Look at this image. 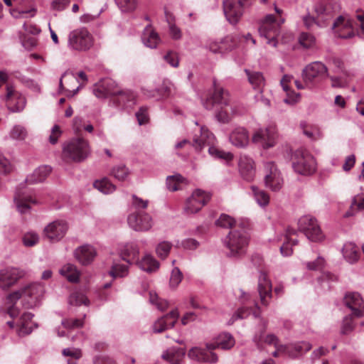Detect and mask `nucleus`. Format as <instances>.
I'll return each instance as SVG.
<instances>
[{
  "mask_svg": "<svg viewBox=\"0 0 364 364\" xmlns=\"http://www.w3.org/2000/svg\"><path fill=\"white\" fill-rule=\"evenodd\" d=\"M214 86L213 95L203 101V105L207 109L215 107L216 119L220 122L227 123L236 114V109L230 102L228 92L215 84Z\"/></svg>",
  "mask_w": 364,
  "mask_h": 364,
  "instance_id": "f257e3e1",
  "label": "nucleus"
},
{
  "mask_svg": "<svg viewBox=\"0 0 364 364\" xmlns=\"http://www.w3.org/2000/svg\"><path fill=\"white\" fill-rule=\"evenodd\" d=\"M44 291V287L41 283H31L12 292L7 299L10 302L20 300L26 309H31L38 305Z\"/></svg>",
  "mask_w": 364,
  "mask_h": 364,
  "instance_id": "f03ea898",
  "label": "nucleus"
},
{
  "mask_svg": "<svg viewBox=\"0 0 364 364\" xmlns=\"http://www.w3.org/2000/svg\"><path fill=\"white\" fill-rule=\"evenodd\" d=\"M90 154V147L88 141L82 138H75L65 144L63 148V155L66 159L75 162H81Z\"/></svg>",
  "mask_w": 364,
  "mask_h": 364,
  "instance_id": "7ed1b4c3",
  "label": "nucleus"
},
{
  "mask_svg": "<svg viewBox=\"0 0 364 364\" xmlns=\"http://www.w3.org/2000/svg\"><path fill=\"white\" fill-rule=\"evenodd\" d=\"M94 44V38L85 28H76L68 33V47L71 50L85 52Z\"/></svg>",
  "mask_w": 364,
  "mask_h": 364,
  "instance_id": "20e7f679",
  "label": "nucleus"
},
{
  "mask_svg": "<svg viewBox=\"0 0 364 364\" xmlns=\"http://www.w3.org/2000/svg\"><path fill=\"white\" fill-rule=\"evenodd\" d=\"M284 22L283 18L276 20L272 14L267 15L261 21L259 27V36L267 40V43L276 47L277 45V37L279 33L281 25Z\"/></svg>",
  "mask_w": 364,
  "mask_h": 364,
  "instance_id": "39448f33",
  "label": "nucleus"
},
{
  "mask_svg": "<svg viewBox=\"0 0 364 364\" xmlns=\"http://www.w3.org/2000/svg\"><path fill=\"white\" fill-rule=\"evenodd\" d=\"M249 243V237L244 230L231 231L225 240L230 257H240L245 254Z\"/></svg>",
  "mask_w": 364,
  "mask_h": 364,
  "instance_id": "423d86ee",
  "label": "nucleus"
},
{
  "mask_svg": "<svg viewBox=\"0 0 364 364\" xmlns=\"http://www.w3.org/2000/svg\"><path fill=\"white\" fill-rule=\"evenodd\" d=\"M292 166L299 174L309 175L313 173L316 168V163L308 151L298 149L292 156Z\"/></svg>",
  "mask_w": 364,
  "mask_h": 364,
  "instance_id": "0eeeda50",
  "label": "nucleus"
},
{
  "mask_svg": "<svg viewBox=\"0 0 364 364\" xmlns=\"http://www.w3.org/2000/svg\"><path fill=\"white\" fill-rule=\"evenodd\" d=\"M298 227L299 231L311 242H317L324 239V235L316 219L311 215L301 217L298 222Z\"/></svg>",
  "mask_w": 364,
  "mask_h": 364,
  "instance_id": "6e6552de",
  "label": "nucleus"
},
{
  "mask_svg": "<svg viewBox=\"0 0 364 364\" xmlns=\"http://www.w3.org/2000/svg\"><path fill=\"white\" fill-rule=\"evenodd\" d=\"M328 76L327 67L320 61L309 63L302 70V79L306 86H314Z\"/></svg>",
  "mask_w": 364,
  "mask_h": 364,
  "instance_id": "1a4fd4ad",
  "label": "nucleus"
},
{
  "mask_svg": "<svg viewBox=\"0 0 364 364\" xmlns=\"http://www.w3.org/2000/svg\"><path fill=\"white\" fill-rule=\"evenodd\" d=\"M264 181L265 186L272 191H279L284 183L282 173L272 161L264 164Z\"/></svg>",
  "mask_w": 364,
  "mask_h": 364,
  "instance_id": "9d476101",
  "label": "nucleus"
},
{
  "mask_svg": "<svg viewBox=\"0 0 364 364\" xmlns=\"http://www.w3.org/2000/svg\"><path fill=\"white\" fill-rule=\"evenodd\" d=\"M277 132L275 127L269 126L257 129L252 136L254 144L261 146L264 149H269L276 143Z\"/></svg>",
  "mask_w": 364,
  "mask_h": 364,
  "instance_id": "9b49d317",
  "label": "nucleus"
},
{
  "mask_svg": "<svg viewBox=\"0 0 364 364\" xmlns=\"http://www.w3.org/2000/svg\"><path fill=\"white\" fill-rule=\"evenodd\" d=\"M210 199V195L200 189L196 190L186 201L184 211L186 214L198 213Z\"/></svg>",
  "mask_w": 364,
  "mask_h": 364,
  "instance_id": "f8f14e48",
  "label": "nucleus"
},
{
  "mask_svg": "<svg viewBox=\"0 0 364 364\" xmlns=\"http://www.w3.org/2000/svg\"><path fill=\"white\" fill-rule=\"evenodd\" d=\"M246 0H223V10L227 20L236 24L242 17Z\"/></svg>",
  "mask_w": 364,
  "mask_h": 364,
  "instance_id": "ddd939ff",
  "label": "nucleus"
},
{
  "mask_svg": "<svg viewBox=\"0 0 364 364\" xmlns=\"http://www.w3.org/2000/svg\"><path fill=\"white\" fill-rule=\"evenodd\" d=\"M127 222L132 229L138 232L148 231L154 224L152 217L144 211L131 213L128 216Z\"/></svg>",
  "mask_w": 364,
  "mask_h": 364,
  "instance_id": "4468645a",
  "label": "nucleus"
},
{
  "mask_svg": "<svg viewBox=\"0 0 364 364\" xmlns=\"http://www.w3.org/2000/svg\"><path fill=\"white\" fill-rule=\"evenodd\" d=\"M68 223L63 220H57L48 224L43 229V235L51 242H58L66 234Z\"/></svg>",
  "mask_w": 364,
  "mask_h": 364,
  "instance_id": "2eb2a0df",
  "label": "nucleus"
},
{
  "mask_svg": "<svg viewBox=\"0 0 364 364\" xmlns=\"http://www.w3.org/2000/svg\"><path fill=\"white\" fill-rule=\"evenodd\" d=\"M314 11L316 14V25L324 27L333 18L335 9L331 2L323 0L315 5Z\"/></svg>",
  "mask_w": 364,
  "mask_h": 364,
  "instance_id": "dca6fc26",
  "label": "nucleus"
},
{
  "mask_svg": "<svg viewBox=\"0 0 364 364\" xmlns=\"http://www.w3.org/2000/svg\"><path fill=\"white\" fill-rule=\"evenodd\" d=\"M237 43V38L234 35H228L220 41L209 39L206 43V48L213 53H223L231 50Z\"/></svg>",
  "mask_w": 364,
  "mask_h": 364,
  "instance_id": "f3484780",
  "label": "nucleus"
},
{
  "mask_svg": "<svg viewBox=\"0 0 364 364\" xmlns=\"http://www.w3.org/2000/svg\"><path fill=\"white\" fill-rule=\"evenodd\" d=\"M26 275V272L16 267H7L0 270V288L6 289L15 284Z\"/></svg>",
  "mask_w": 364,
  "mask_h": 364,
  "instance_id": "a211bd4d",
  "label": "nucleus"
},
{
  "mask_svg": "<svg viewBox=\"0 0 364 364\" xmlns=\"http://www.w3.org/2000/svg\"><path fill=\"white\" fill-rule=\"evenodd\" d=\"M343 302L346 306L350 309L352 316L356 318L364 316V301L360 294L347 293L343 298Z\"/></svg>",
  "mask_w": 364,
  "mask_h": 364,
  "instance_id": "6ab92c4d",
  "label": "nucleus"
},
{
  "mask_svg": "<svg viewBox=\"0 0 364 364\" xmlns=\"http://www.w3.org/2000/svg\"><path fill=\"white\" fill-rule=\"evenodd\" d=\"M5 98L8 108L13 112H21L25 107V97L16 92L11 85L7 86Z\"/></svg>",
  "mask_w": 364,
  "mask_h": 364,
  "instance_id": "aec40b11",
  "label": "nucleus"
},
{
  "mask_svg": "<svg viewBox=\"0 0 364 364\" xmlns=\"http://www.w3.org/2000/svg\"><path fill=\"white\" fill-rule=\"evenodd\" d=\"M332 28L338 37L341 38H349L354 36L352 21L346 16L338 17L334 21Z\"/></svg>",
  "mask_w": 364,
  "mask_h": 364,
  "instance_id": "412c9836",
  "label": "nucleus"
},
{
  "mask_svg": "<svg viewBox=\"0 0 364 364\" xmlns=\"http://www.w3.org/2000/svg\"><path fill=\"white\" fill-rule=\"evenodd\" d=\"M179 313L177 309L171 311L169 314L159 318L153 324L154 333H161L174 326L176 323Z\"/></svg>",
  "mask_w": 364,
  "mask_h": 364,
  "instance_id": "4be33fe9",
  "label": "nucleus"
},
{
  "mask_svg": "<svg viewBox=\"0 0 364 364\" xmlns=\"http://www.w3.org/2000/svg\"><path fill=\"white\" fill-rule=\"evenodd\" d=\"M258 292L261 304L267 306L272 297V284L264 272H261L259 276Z\"/></svg>",
  "mask_w": 364,
  "mask_h": 364,
  "instance_id": "5701e85b",
  "label": "nucleus"
},
{
  "mask_svg": "<svg viewBox=\"0 0 364 364\" xmlns=\"http://www.w3.org/2000/svg\"><path fill=\"white\" fill-rule=\"evenodd\" d=\"M97 255L95 248L90 245H83L74 251L75 258L82 264H90Z\"/></svg>",
  "mask_w": 364,
  "mask_h": 364,
  "instance_id": "b1692460",
  "label": "nucleus"
},
{
  "mask_svg": "<svg viewBox=\"0 0 364 364\" xmlns=\"http://www.w3.org/2000/svg\"><path fill=\"white\" fill-rule=\"evenodd\" d=\"M33 314L30 312H24L18 316L16 322V330L20 336H25L32 332L37 326L32 321Z\"/></svg>",
  "mask_w": 364,
  "mask_h": 364,
  "instance_id": "393cba45",
  "label": "nucleus"
},
{
  "mask_svg": "<svg viewBox=\"0 0 364 364\" xmlns=\"http://www.w3.org/2000/svg\"><path fill=\"white\" fill-rule=\"evenodd\" d=\"M190 359L199 362L216 363L218 356L212 350L207 348L203 349L199 347H193L188 353Z\"/></svg>",
  "mask_w": 364,
  "mask_h": 364,
  "instance_id": "a878e982",
  "label": "nucleus"
},
{
  "mask_svg": "<svg viewBox=\"0 0 364 364\" xmlns=\"http://www.w3.org/2000/svg\"><path fill=\"white\" fill-rule=\"evenodd\" d=\"M239 171L242 177L250 181L253 179L255 175V167L254 161L246 155H242L240 157L238 162Z\"/></svg>",
  "mask_w": 364,
  "mask_h": 364,
  "instance_id": "bb28decb",
  "label": "nucleus"
},
{
  "mask_svg": "<svg viewBox=\"0 0 364 364\" xmlns=\"http://www.w3.org/2000/svg\"><path fill=\"white\" fill-rule=\"evenodd\" d=\"M200 136H196L193 138V146L196 150L200 151L205 146H210L215 143V136L209 132V130L205 127H201Z\"/></svg>",
  "mask_w": 364,
  "mask_h": 364,
  "instance_id": "cd10ccee",
  "label": "nucleus"
},
{
  "mask_svg": "<svg viewBox=\"0 0 364 364\" xmlns=\"http://www.w3.org/2000/svg\"><path fill=\"white\" fill-rule=\"evenodd\" d=\"M229 140L231 144L236 147H245L248 145L250 141L248 132L244 127H237L230 134Z\"/></svg>",
  "mask_w": 364,
  "mask_h": 364,
  "instance_id": "c85d7f7f",
  "label": "nucleus"
},
{
  "mask_svg": "<svg viewBox=\"0 0 364 364\" xmlns=\"http://www.w3.org/2000/svg\"><path fill=\"white\" fill-rule=\"evenodd\" d=\"M235 343L233 336L229 333H223L218 335L214 343L206 344V348L209 350H213L216 348L223 350L230 349Z\"/></svg>",
  "mask_w": 364,
  "mask_h": 364,
  "instance_id": "c756f323",
  "label": "nucleus"
},
{
  "mask_svg": "<svg viewBox=\"0 0 364 364\" xmlns=\"http://www.w3.org/2000/svg\"><path fill=\"white\" fill-rule=\"evenodd\" d=\"M342 254L349 264L356 263L360 257L359 247L353 242H347L343 245Z\"/></svg>",
  "mask_w": 364,
  "mask_h": 364,
  "instance_id": "7c9ffc66",
  "label": "nucleus"
},
{
  "mask_svg": "<svg viewBox=\"0 0 364 364\" xmlns=\"http://www.w3.org/2000/svg\"><path fill=\"white\" fill-rule=\"evenodd\" d=\"M185 354L184 348H170L163 353L161 357L170 364H181Z\"/></svg>",
  "mask_w": 364,
  "mask_h": 364,
  "instance_id": "2f4dec72",
  "label": "nucleus"
},
{
  "mask_svg": "<svg viewBox=\"0 0 364 364\" xmlns=\"http://www.w3.org/2000/svg\"><path fill=\"white\" fill-rule=\"evenodd\" d=\"M139 253V250L137 245L134 243H129L122 249L121 257L123 260L132 264L137 259Z\"/></svg>",
  "mask_w": 364,
  "mask_h": 364,
  "instance_id": "473e14b6",
  "label": "nucleus"
},
{
  "mask_svg": "<svg viewBox=\"0 0 364 364\" xmlns=\"http://www.w3.org/2000/svg\"><path fill=\"white\" fill-rule=\"evenodd\" d=\"M141 38L143 43L150 48H156L159 41L158 34L151 26H147L144 28Z\"/></svg>",
  "mask_w": 364,
  "mask_h": 364,
  "instance_id": "72a5a7b5",
  "label": "nucleus"
},
{
  "mask_svg": "<svg viewBox=\"0 0 364 364\" xmlns=\"http://www.w3.org/2000/svg\"><path fill=\"white\" fill-rule=\"evenodd\" d=\"M292 79V76L285 75L281 80V85L283 90L287 92V97L284 99V102L289 105H294L296 103L299 98V94L295 93L294 91L289 90L287 83H289Z\"/></svg>",
  "mask_w": 364,
  "mask_h": 364,
  "instance_id": "f704fd0d",
  "label": "nucleus"
},
{
  "mask_svg": "<svg viewBox=\"0 0 364 364\" xmlns=\"http://www.w3.org/2000/svg\"><path fill=\"white\" fill-rule=\"evenodd\" d=\"M50 172L51 168L50 166H39L31 175L28 176L26 181L31 184L42 182L47 178Z\"/></svg>",
  "mask_w": 364,
  "mask_h": 364,
  "instance_id": "c9c22d12",
  "label": "nucleus"
},
{
  "mask_svg": "<svg viewBox=\"0 0 364 364\" xmlns=\"http://www.w3.org/2000/svg\"><path fill=\"white\" fill-rule=\"evenodd\" d=\"M14 201L18 211L23 214L28 213L31 209V204H36V200L30 196L18 194L14 198Z\"/></svg>",
  "mask_w": 364,
  "mask_h": 364,
  "instance_id": "e433bc0d",
  "label": "nucleus"
},
{
  "mask_svg": "<svg viewBox=\"0 0 364 364\" xmlns=\"http://www.w3.org/2000/svg\"><path fill=\"white\" fill-rule=\"evenodd\" d=\"M59 273L70 282H77L79 280L80 272L73 264H66L59 270Z\"/></svg>",
  "mask_w": 364,
  "mask_h": 364,
  "instance_id": "4c0bfd02",
  "label": "nucleus"
},
{
  "mask_svg": "<svg viewBox=\"0 0 364 364\" xmlns=\"http://www.w3.org/2000/svg\"><path fill=\"white\" fill-rule=\"evenodd\" d=\"M116 97L119 104L125 107H132L136 103V95L129 90L121 89Z\"/></svg>",
  "mask_w": 364,
  "mask_h": 364,
  "instance_id": "58836bf2",
  "label": "nucleus"
},
{
  "mask_svg": "<svg viewBox=\"0 0 364 364\" xmlns=\"http://www.w3.org/2000/svg\"><path fill=\"white\" fill-rule=\"evenodd\" d=\"M139 266L146 272H153L159 269V263L151 255H147L139 262Z\"/></svg>",
  "mask_w": 364,
  "mask_h": 364,
  "instance_id": "ea45409f",
  "label": "nucleus"
},
{
  "mask_svg": "<svg viewBox=\"0 0 364 364\" xmlns=\"http://www.w3.org/2000/svg\"><path fill=\"white\" fill-rule=\"evenodd\" d=\"M251 189L252 191L255 200L260 207L264 208L269 205V196L267 192L255 186H251Z\"/></svg>",
  "mask_w": 364,
  "mask_h": 364,
  "instance_id": "a19ab883",
  "label": "nucleus"
},
{
  "mask_svg": "<svg viewBox=\"0 0 364 364\" xmlns=\"http://www.w3.org/2000/svg\"><path fill=\"white\" fill-rule=\"evenodd\" d=\"M93 186L104 194L112 193L116 190V186L107 178L95 181Z\"/></svg>",
  "mask_w": 364,
  "mask_h": 364,
  "instance_id": "79ce46f5",
  "label": "nucleus"
},
{
  "mask_svg": "<svg viewBox=\"0 0 364 364\" xmlns=\"http://www.w3.org/2000/svg\"><path fill=\"white\" fill-rule=\"evenodd\" d=\"M28 136V132L26 127L22 125H14L9 133V138L11 140L23 141Z\"/></svg>",
  "mask_w": 364,
  "mask_h": 364,
  "instance_id": "37998d69",
  "label": "nucleus"
},
{
  "mask_svg": "<svg viewBox=\"0 0 364 364\" xmlns=\"http://www.w3.org/2000/svg\"><path fill=\"white\" fill-rule=\"evenodd\" d=\"M114 1L122 13H132L136 10L139 5L138 0H114Z\"/></svg>",
  "mask_w": 364,
  "mask_h": 364,
  "instance_id": "c03bdc74",
  "label": "nucleus"
},
{
  "mask_svg": "<svg viewBox=\"0 0 364 364\" xmlns=\"http://www.w3.org/2000/svg\"><path fill=\"white\" fill-rule=\"evenodd\" d=\"M245 72L247 74L250 83L255 87L259 89L264 85V78L260 72L251 71L245 69Z\"/></svg>",
  "mask_w": 364,
  "mask_h": 364,
  "instance_id": "a18cd8bd",
  "label": "nucleus"
},
{
  "mask_svg": "<svg viewBox=\"0 0 364 364\" xmlns=\"http://www.w3.org/2000/svg\"><path fill=\"white\" fill-rule=\"evenodd\" d=\"M338 70H341V73L338 75L328 76L331 80V85L333 87H343L349 82V76L347 73L341 68H338Z\"/></svg>",
  "mask_w": 364,
  "mask_h": 364,
  "instance_id": "49530a36",
  "label": "nucleus"
},
{
  "mask_svg": "<svg viewBox=\"0 0 364 364\" xmlns=\"http://www.w3.org/2000/svg\"><path fill=\"white\" fill-rule=\"evenodd\" d=\"M68 303L70 306H78L82 304L88 306L90 301L82 292L76 291L70 295Z\"/></svg>",
  "mask_w": 364,
  "mask_h": 364,
  "instance_id": "de8ad7c7",
  "label": "nucleus"
},
{
  "mask_svg": "<svg viewBox=\"0 0 364 364\" xmlns=\"http://www.w3.org/2000/svg\"><path fill=\"white\" fill-rule=\"evenodd\" d=\"M185 178L180 174L169 176L166 178V186L169 191H176L181 188V184L183 183Z\"/></svg>",
  "mask_w": 364,
  "mask_h": 364,
  "instance_id": "09e8293b",
  "label": "nucleus"
},
{
  "mask_svg": "<svg viewBox=\"0 0 364 364\" xmlns=\"http://www.w3.org/2000/svg\"><path fill=\"white\" fill-rule=\"evenodd\" d=\"M110 174L118 181H124L128 178L129 171L124 165H117L112 168Z\"/></svg>",
  "mask_w": 364,
  "mask_h": 364,
  "instance_id": "8fccbe9b",
  "label": "nucleus"
},
{
  "mask_svg": "<svg viewBox=\"0 0 364 364\" xmlns=\"http://www.w3.org/2000/svg\"><path fill=\"white\" fill-rule=\"evenodd\" d=\"M300 126L303 130V134L309 139L317 140L322 137V133L318 127H308L304 123H301Z\"/></svg>",
  "mask_w": 364,
  "mask_h": 364,
  "instance_id": "3c124183",
  "label": "nucleus"
},
{
  "mask_svg": "<svg viewBox=\"0 0 364 364\" xmlns=\"http://www.w3.org/2000/svg\"><path fill=\"white\" fill-rule=\"evenodd\" d=\"M102 85L105 87L107 95L108 96H117V93H120L121 88L118 84L112 79H105L102 80Z\"/></svg>",
  "mask_w": 364,
  "mask_h": 364,
  "instance_id": "603ef678",
  "label": "nucleus"
},
{
  "mask_svg": "<svg viewBox=\"0 0 364 364\" xmlns=\"http://www.w3.org/2000/svg\"><path fill=\"white\" fill-rule=\"evenodd\" d=\"M208 152L210 156L217 159H222L225 161H231L233 159V155L230 152L222 151L215 146V144L208 146Z\"/></svg>",
  "mask_w": 364,
  "mask_h": 364,
  "instance_id": "864d4df0",
  "label": "nucleus"
},
{
  "mask_svg": "<svg viewBox=\"0 0 364 364\" xmlns=\"http://www.w3.org/2000/svg\"><path fill=\"white\" fill-rule=\"evenodd\" d=\"M364 210V197L356 196L353 198V202L350 205V209L346 214V217L351 216L355 214L356 211Z\"/></svg>",
  "mask_w": 364,
  "mask_h": 364,
  "instance_id": "5fc2aeb1",
  "label": "nucleus"
},
{
  "mask_svg": "<svg viewBox=\"0 0 364 364\" xmlns=\"http://www.w3.org/2000/svg\"><path fill=\"white\" fill-rule=\"evenodd\" d=\"M128 274V266L119 263H114L109 272V274L115 277H123Z\"/></svg>",
  "mask_w": 364,
  "mask_h": 364,
  "instance_id": "6e6d98bb",
  "label": "nucleus"
},
{
  "mask_svg": "<svg viewBox=\"0 0 364 364\" xmlns=\"http://www.w3.org/2000/svg\"><path fill=\"white\" fill-rule=\"evenodd\" d=\"M22 242L24 246L31 247L35 246L39 242V236L35 232H27L22 237Z\"/></svg>",
  "mask_w": 364,
  "mask_h": 364,
  "instance_id": "4d7b16f0",
  "label": "nucleus"
},
{
  "mask_svg": "<svg viewBox=\"0 0 364 364\" xmlns=\"http://www.w3.org/2000/svg\"><path fill=\"white\" fill-rule=\"evenodd\" d=\"M171 247L172 244L170 242L162 241L156 246V252L160 258L164 259L168 255Z\"/></svg>",
  "mask_w": 364,
  "mask_h": 364,
  "instance_id": "13d9d810",
  "label": "nucleus"
},
{
  "mask_svg": "<svg viewBox=\"0 0 364 364\" xmlns=\"http://www.w3.org/2000/svg\"><path fill=\"white\" fill-rule=\"evenodd\" d=\"M299 42L305 48H310L315 46V37L309 33H301L299 37Z\"/></svg>",
  "mask_w": 364,
  "mask_h": 364,
  "instance_id": "bf43d9fd",
  "label": "nucleus"
},
{
  "mask_svg": "<svg viewBox=\"0 0 364 364\" xmlns=\"http://www.w3.org/2000/svg\"><path fill=\"white\" fill-rule=\"evenodd\" d=\"M149 301L160 311H164L168 307V302L159 299L158 295L152 291L149 292Z\"/></svg>",
  "mask_w": 364,
  "mask_h": 364,
  "instance_id": "052dcab7",
  "label": "nucleus"
},
{
  "mask_svg": "<svg viewBox=\"0 0 364 364\" xmlns=\"http://www.w3.org/2000/svg\"><path fill=\"white\" fill-rule=\"evenodd\" d=\"M250 311H251L249 308L245 306L238 309L230 318L229 324H232L235 321L238 319H243L247 318L250 314Z\"/></svg>",
  "mask_w": 364,
  "mask_h": 364,
  "instance_id": "680f3d73",
  "label": "nucleus"
},
{
  "mask_svg": "<svg viewBox=\"0 0 364 364\" xmlns=\"http://www.w3.org/2000/svg\"><path fill=\"white\" fill-rule=\"evenodd\" d=\"M183 274L178 267H174L171 272L170 277V286L176 288L181 282Z\"/></svg>",
  "mask_w": 364,
  "mask_h": 364,
  "instance_id": "e2e57ef3",
  "label": "nucleus"
},
{
  "mask_svg": "<svg viewBox=\"0 0 364 364\" xmlns=\"http://www.w3.org/2000/svg\"><path fill=\"white\" fill-rule=\"evenodd\" d=\"M352 315L348 316L344 318L341 326V333L348 334L354 329V323Z\"/></svg>",
  "mask_w": 364,
  "mask_h": 364,
  "instance_id": "0e129e2a",
  "label": "nucleus"
},
{
  "mask_svg": "<svg viewBox=\"0 0 364 364\" xmlns=\"http://www.w3.org/2000/svg\"><path fill=\"white\" fill-rule=\"evenodd\" d=\"M235 223L234 218L226 214H222L217 220V225L225 228H232Z\"/></svg>",
  "mask_w": 364,
  "mask_h": 364,
  "instance_id": "69168bd1",
  "label": "nucleus"
},
{
  "mask_svg": "<svg viewBox=\"0 0 364 364\" xmlns=\"http://www.w3.org/2000/svg\"><path fill=\"white\" fill-rule=\"evenodd\" d=\"M83 323V319L80 318H68L62 321L63 326L67 328H80Z\"/></svg>",
  "mask_w": 364,
  "mask_h": 364,
  "instance_id": "338daca9",
  "label": "nucleus"
},
{
  "mask_svg": "<svg viewBox=\"0 0 364 364\" xmlns=\"http://www.w3.org/2000/svg\"><path fill=\"white\" fill-rule=\"evenodd\" d=\"M149 200H143L135 195L132 196V206L136 211H141V210L146 209L148 206Z\"/></svg>",
  "mask_w": 364,
  "mask_h": 364,
  "instance_id": "774afa93",
  "label": "nucleus"
}]
</instances>
